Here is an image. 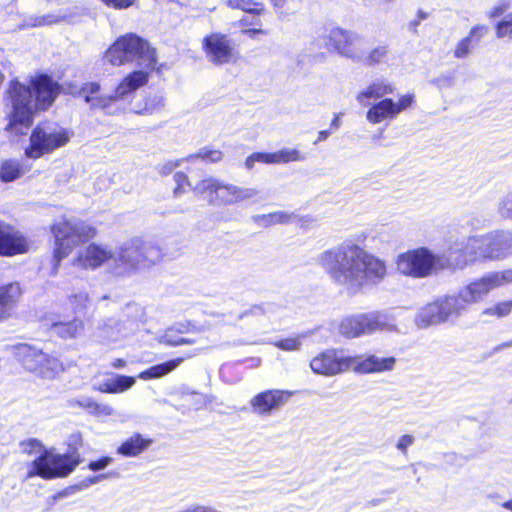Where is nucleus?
I'll return each mask as SVG.
<instances>
[{"mask_svg":"<svg viewBox=\"0 0 512 512\" xmlns=\"http://www.w3.org/2000/svg\"><path fill=\"white\" fill-rule=\"evenodd\" d=\"M317 263L335 284L352 294L368 282L380 283L387 275L383 259L353 243L324 250L317 256Z\"/></svg>","mask_w":512,"mask_h":512,"instance_id":"f257e3e1","label":"nucleus"},{"mask_svg":"<svg viewBox=\"0 0 512 512\" xmlns=\"http://www.w3.org/2000/svg\"><path fill=\"white\" fill-rule=\"evenodd\" d=\"M60 86L47 75H39L26 86L18 81L10 83L8 90L12 110L6 130L24 134L30 128L33 114L47 109L59 94Z\"/></svg>","mask_w":512,"mask_h":512,"instance_id":"f03ea898","label":"nucleus"},{"mask_svg":"<svg viewBox=\"0 0 512 512\" xmlns=\"http://www.w3.org/2000/svg\"><path fill=\"white\" fill-rule=\"evenodd\" d=\"M104 59L113 66L131 63L137 67L155 69L157 64L155 49L134 33L118 37L106 50Z\"/></svg>","mask_w":512,"mask_h":512,"instance_id":"7ed1b4c3","label":"nucleus"},{"mask_svg":"<svg viewBox=\"0 0 512 512\" xmlns=\"http://www.w3.org/2000/svg\"><path fill=\"white\" fill-rule=\"evenodd\" d=\"M51 232L54 236L52 254V274L58 272L60 263L80 244L97 235V229L91 224L78 220L61 219L56 221Z\"/></svg>","mask_w":512,"mask_h":512,"instance_id":"20e7f679","label":"nucleus"},{"mask_svg":"<svg viewBox=\"0 0 512 512\" xmlns=\"http://www.w3.org/2000/svg\"><path fill=\"white\" fill-rule=\"evenodd\" d=\"M126 75L115 88L114 92L100 95V85L97 82L85 83L79 91V95L89 103L92 108L107 109L113 101L125 99L130 94L148 83L151 72L155 69L139 67Z\"/></svg>","mask_w":512,"mask_h":512,"instance_id":"39448f33","label":"nucleus"},{"mask_svg":"<svg viewBox=\"0 0 512 512\" xmlns=\"http://www.w3.org/2000/svg\"><path fill=\"white\" fill-rule=\"evenodd\" d=\"M395 270L406 277L423 279L447 269L446 256L436 254L427 247H417L398 254Z\"/></svg>","mask_w":512,"mask_h":512,"instance_id":"423d86ee","label":"nucleus"},{"mask_svg":"<svg viewBox=\"0 0 512 512\" xmlns=\"http://www.w3.org/2000/svg\"><path fill=\"white\" fill-rule=\"evenodd\" d=\"M159 246L151 241L134 238L124 243L116 254L118 273H133L149 268L162 259Z\"/></svg>","mask_w":512,"mask_h":512,"instance_id":"0eeeda50","label":"nucleus"},{"mask_svg":"<svg viewBox=\"0 0 512 512\" xmlns=\"http://www.w3.org/2000/svg\"><path fill=\"white\" fill-rule=\"evenodd\" d=\"M76 453H57L49 448L27 464L26 479L40 477L44 480L64 478L71 474L79 464Z\"/></svg>","mask_w":512,"mask_h":512,"instance_id":"6e6552de","label":"nucleus"},{"mask_svg":"<svg viewBox=\"0 0 512 512\" xmlns=\"http://www.w3.org/2000/svg\"><path fill=\"white\" fill-rule=\"evenodd\" d=\"M192 191L196 194H207L208 201L214 205H237L258 194L254 188L225 183L212 177L199 181Z\"/></svg>","mask_w":512,"mask_h":512,"instance_id":"1a4fd4ad","label":"nucleus"},{"mask_svg":"<svg viewBox=\"0 0 512 512\" xmlns=\"http://www.w3.org/2000/svg\"><path fill=\"white\" fill-rule=\"evenodd\" d=\"M396 330L395 318L381 311L360 313L344 317L338 325L339 333L346 338H357L376 331Z\"/></svg>","mask_w":512,"mask_h":512,"instance_id":"9d476101","label":"nucleus"},{"mask_svg":"<svg viewBox=\"0 0 512 512\" xmlns=\"http://www.w3.org/2000/svg\"><path fill=\"white\" fill-rule=\"evenodd\" d=\"M16 355L26 370L42 378L53 379L64 371V366L58 358L28 345L18 346Z\"/></svg>","mask_w":512,"mask_h":512,"instance_id":"9b49d317","label":"nucleus"},{"mask_svg":"<svg viewBox=\"0 0 512 512\" xmlns=\"http://www.w3.org/2000/svg\"><path fill=\"white\" fill-rule=\"evenodd\" d=\"M73 132L63 127L36 128L30 137V146L26 149L29 158L37 159L64 147L72 138Z\"/></svg>","mask_w":512,"mask_h":512,"instance_id":"f8f14e48","label":"nucleus"},{"mask_svg":"<svg viewBox=\"0 0 512 512\" xmlns=\"http://www.w3.org/2000/svg\"><path fill=\"white\" fill-rule=\"evenodd\" d=\"M512 283V269L493 271L484 274L466 285L460 290V296L464 303L472 304L481 301L492 290Z\"/></svg>","mask_w":512,"mask_h":512,"instance_id":"ddd939ff","label":"nucleus"},{"mask_svg":"<svg viewBox=\"0 0 512 512\" xmlns=\"http://www.w3.org/2000/svg\"><path fill=\"white\" fill-rule=\"evenodd\" d=\"M481 235L465 238L450 246L446 256L447 268L463 269L470 263L484 260Z\"/></svg>","mask_w":512,"mask_h":512,"instance_id":"4468645a","label":"nucleus"},{"mask_svg":"<svg viewBox=\"0 0 512 512\" xmlns=\"http://www.w3.org/2000/svg\"><path fill=\"white\" fill-rule=\"evenodd\" d=\"M117 250L108 244L92 242L80 249L71 260V265L83 270H95L113 261L115 263Z\"/></svg>","mask_w":512,"mask_h":512,"instance_id":"2eb2a0df","label":"nucleus"},{"mask_svg":"<svg viewBox=\"0 0 512 512\" xmlns=\"http://www.w3.org/2000/svg\"><path fill=\"white\" fill-rule=\"evenodd\" d=\"M414 102L413 94H404L397 100L384 98L371 105L366 113V119L369 123L376 125L384 121L395 119L400 113L409 109Z\"/></svg>","mask_w":512,"mask_h":512,"instance_id":"dca6fc26","label":"nucleus"},{"mask_svg":"<svg viewBox=\"0 0 512 512\" xmlns=\"http://www.w3.org/2000/svg\"><path fill=\"white\" fill-rule=\"evenodd\" d=\"M352 363V357L345 356L341 351L328 349L313 357L310 367L315 374L334 376L348 370Z\"/></svg>","mask_w":512,"mask_h":512,"instance_id":"f3484780","label":"nucleus"},{"mask_svg":"<svg viewBox=\"0 0 512 512\" xmlns=\"http://www.w3.org/2000/svg\"><path fill=\"white\" fill-rule=\"evenodd\" d=\"M202 43L207 59L215 65L227 64L237 58L232 42L225 34L211 33Z\"/></svg>","mask_w":512,"mask_h":512,"instance_id":"a211bd4d","label":"nucleus"},{"mask_svg":"<svg viewBox=\"0 0 512 512\" xmlns=\"http://www.w3.org/2000/svg\"><path fill=\"white\" fill-rule=\"evenodd\" d=\"M329 37L334 49L340 55L357 62L362 58V51L365 50L366 43L364 38L357 33L334 28L330 31Z\"/></svg>","mask_w":512,"mask_h":512,"instance_id":"6ab92c4d","label":"nucleus"},{"mask_svg":"<svg viewBox=\"0 0 512 512\" xmlns=\"http://www.w3.org/2000/svg\"><path fill=\"white\" fill-rule=\"evenodd\" d=\"M484 260H500L512 255V233L492 231L481 235Z\"/></svg>","mask_w":512,"mask_h":512,"instance_id":"aec40b11","label":"nucleus"},{"mask_svg":"<svg viewBox=\"0 0 512 512\" xmlns=\"http://www.w3.org/2000/svg\"><path fill=\"white\" fill-rule=\"evenodd\" d=\"M136 328L137 323L135 321L121 315L106 319L98 327L97 333L103 341L116 342L133 334Z\"/></svg>","mask_w":512,"mask_h":512,"instance_id":"412c9836","label":"nucleus"},{"mask_svg":"<svg viewBox=\"0 0 512 512\" xmlns=\"http://www.w3.org/2000/svg\"><path fill=\"white\" fill-rule=\"evenodd\" d=\"M291 395L292 392L286 390H266L255 395L250 401V406L259 415H269L284 405Z\"/></svg>","mask_w":512,"mask_h":512,"instance_id":"4be33fe9","label":"nucleus"},{"mask_svg":"<svg viewBox=\"0 0 512 512\" xmlns=\"http://www.w3.org/2000/svg\"><path fill=\"white\" fill-rule=\"evenodd\" d=\"M27 250L28 243L22 234L10 225L0 222V254L12 256Z\"/></svg>","mask_w":512,"mask_h":512,"instance_id":"5701e85b","label":"nucleus"},{"mask_svg":"<svg viewBox=\"0 0 512 512\" xmlns=\"http://www.w3.org/2000/svg\"><path fill=\"white\" fill-rule=\"evenodd\" d=\"M351 367L361 373H379L390 371L394 368L396 360L394 357H379L370 355L367 357H352Z\"/></svg>","mask_w":512,"mask_h":512,"instance_id":"b1692460","label":"nucleus"},{"mask_svg":"<svg viewBox=\"0 0 512 512\" xmlns=\"http://www.w3.org/2000/svg\"><path fill=\"white\" fill-rule=\"evenodd\" d=\"M395 87L392 83L377 79L359 91L356 100L362 106H367L371 99H384L386 95L393 94Z\"/></svg>","mask_w":512,"mask_h":512,"instance_id":"393cba45","label":"nucleus"},{"mask_svg":"<svg viewBox=\"0 0 512 512\" xmlns=\"http://www.w3.org/2000/svg\"><path fill=\"white\" fill-rule=\"evenodd\" d=\"M153 443L151 438L139 433L127 438L117 449V453L125 457H136L146 451Z\"/></svg>","mask_w":512,"mask_h":512,"instance_id":"a878e982","label":"nucleus"},{"mask_svg":"<svg viewBox=\"0 0 512 512\" xmlns=\"http://www.w3.org/2000/svg\"><path fill=\"white\" fill-rule=\"evenodd\" d=\"M52 332L63 338L71 339L76 338L82 334L84 330V323L80 318H74L71 321H58L51 325Z\"/></svg>","mask_w":512,"mask_h":512,"instance_id":"bb28decb","label":"nucleus"},{"mask_svg":"<svg viewBox=\"0 0 512 512\" xmlns=\"http://www.w3.org/2000/svg\"><path fill=\"white\" fill-rule=\"evenodd\" d=\"M20 295L21 288L17 283L0 286V320L7 316L10 306L19 299Z\"/></svg>","mask_w":512,"mask_h":512,"instance_id":"cd10ccee","label":"nucleus"},{"mask_svg":"<svg viewBox=\"0 0 512 512\" xmlns=\"http://www.w3.org/2000/svg\"><path fill=\"white\" fill-rule=\"evenodd\" d=\"M135 384V378L116 374L112 378L103 381L99 386V391L103 393H122L130 389Z\"/></svg>","mask_w":512,"mask_h":512,"instance_id":"c85d7f7f","label":"nucleus"},{"mask_svg":"<svg viewBox=\"0 0 512 512\" xmlns=\"http://www.w3.org/2000/svg\"><path fill=\"white\" fill-rule=\"evenodd\" d=\"M441 322L443 320L436 301L422 307L415 317V323L419 328H426Z\"/></svg>","mask_w":512,"mask_h":512,"instance_id":"c756f323","label":"nucleus"},{"mask_svg":"<svg viewBox=\"0 0 512 512\" xmlns=\"http://www.w3.org/2000/svg\"><path fill=\"white\" fill-rule=\"evenodd\" d=\"M439 307L440 314L443 322L446 321L450 316L459 314L465 309L466 303L461 299L460 293L458 296L444 297L436 300Z\"/></svg>","mask_w":512,"mask_h":512,"instance_id":"7c9ffc66","label":"nucleus"},{"mask_svg":"<svg viewBox=\"0 0 512 512\" xmlns=\"http://www.w3.org/2000/svg\"><path fill=\"white\" fill-rule=\"evenodd\" d=\"M183 360V358H176L165 363L152 366L141 372L138 377L142 380L161 378L174 371L183 362Z\"/></svg>","mask_w":512,"mask_h":512,"instance_id":"2f4dec72","label":"nucleus"},{"mask_svg":"<svg viewBox=\"0 0 512 512\" xmlns=\"http://www.w3.org/2000/svg\"><path fill=\"white\" fill-rule=\"evenodd\" d=\"M294 213L285 210L275 211L269 214L257 216L256 220L263 225L285 224L294 221Z\"/></svg>","mask_w":512,"mask_h":512,"instance_id":"473e14b6","label":"nucleus"},{"mask_svg":"<svg viewBox=\"0 0 512 512\" xmlns=\"http://www.w3.org/2000/svg\"><path fill=\"white\" fill-rule=\"evenodd\" d=\"M388 55V47L386 45H379L373 48L368 53L362 51V58L358 60L367 66H376L381 64Z\"/></svg>","mask_w":512,"mask_h":512,"instance_id":"72a5a7b5","label":"nucleus"},{"mask_svg":"<svg viewBox=\"0 0 512 512\" xmlns=\"http://www.w3.org/2000/svg\"><path fill=\"white\" fill-rule=\"evenodd\" d=\"M225 4L231 9H239L257 15L264 11V5L255 0H226Z\"/></svg>","mask_w":512,"mask_h":512,"instance_id":"f704fd0d","label":"nucleus"},{"mask_svg":"<svg viewBox=\"0 0 512 512\" xmlns=\"http://www.w3.org/2000/svg\"><path fill=\"white\" fill-rule=\"evenodd\" d=\"M512 311V300L498 302L486 309L481 313L486 318H502L508 316Z\"/></svg>","mask_w":512,"mask_h":512,"instance_id":"c9c22d12","label":"nucleus"},{"mask_svg":"<svg viewBox=\"0 0 512 512\" xmlns=\"http://www.w3.org/2000/svg\"><path fill=\"white\" fill-rule=\"evenodd\" d=\"M305 336L306 335L303 333L296 336L279 339L273 342L272 344L283 351L295 352L301 349L302 342Z\"/></svg>","mask_w":512,"mask_h":512,"instance_id":"e433bc0d","label":"nucleus"},{"mask_svg":"<svg viewBox=\"0 0 512 512\" xmlns=\"http://www.w3.org/2000/svg\"><path fill=\"white\" fill-rule=\"evenodd\" d=\"M164 106V98L161 95L149 96L145 100V105L142 108H135V112L141 115H150L159 110Z\"/></svg>","mask_w":512,"mask_h":512,"instance_id":"4c0bfd02","label":"nucleus"},{"mask_svg":"<svg viewBox=\"0 0 512 512\" xmlns=\"http://www.w3.org/2000/svg\"><path fill=\"white\" fill-rule=\"evenodd\" d=\"M21 451L28 456H39L47 450L45 445L36 438H30L20 443Z\"/></svg>","mask_w":512,"mask_h":512,"instance_id":"58836bf2","label":"nucleus"},{"mask_svg":"<svg viewBox=\"0 0 512 512\" xmlns=\"http://www.w3.org/2000/svg\"><path fill=\"white\" fill-rule=\"evenodd\" d=\"M21 171L18 163L13 161H6L2 164L0 169V178L5 181H13L20 177Z\"/></svg>","mask_w":512,"mask_h":512,"instance_id":"ea45409f","label":"nucleus"},{"mask_svg":"<svg viewBox=\"0 0 512 512\" xmlns=\"http://www.w3.org/2000/svg\"><path fill=\"white\" fill-rule=\"evenodd\" d=\"M63 17L53 14H48L41 17H29L25 20L23 27H41L45 25H52L59 22Z\"/></svg>","mask_w":512,"mask_h":512,"instance_id":"a19ab883","label":"nucleus"},{"mask_svg":"<svg viewBox=\"0 0 512 512\" xmlns=\"http://www.w3.org/2000/svg\"><path fill=\"white\" fill-rule=\"evenodd\" d=\"M68 300L75 312L84 311L90 302L89 295L85 291H79L72 294Z\"/></svg>","mask_w":512,"mask_h":512,"instance_id":"79ce46f5","label":"nucleus"},{"mask_svg":"<svg viewBox=\"0 0 512 512\" xmlns=\"http://www.w3.org/2000/svg\"><path fill=\"white\" fill-rule=\"evenodd\" d=\"M497 211L502 218L512 219V191L500 198Z\"/></svg>","mask_w":512,"mask_h":512,"instance_id":"37998d69","label":"nucleus"},{"mask_svg":"<svg viewBox=\"0 0 512 512\" xmlns=\"http://www.w3.org/2000/svg\"><path fill=\"white\" fill-rule=\"evenodd\" d=\"M432 84L436 86L440 91L450 89L455 86L456 79L455 75L452 72H446L440 74L438 77L434 78Z\"/></svg>","mask_w":512,"mask_h":512,"instance_id":"c03bdc74","label":"nucleus"},{"mask_svg":"<svg viewBox=\"0 0 512 512\" xmlns=\"http://www.w3.org/2000/svg\"><path fill=\"white\" fill-rule=\"evenodd\" d=\"M94 400L87 396L71 398L67 401V406L71 409H83L89 414L93 408Z\"/></svg>","mask_w":512,"mask_h":512,"instance_id":"a18cd8bd","label":"nucleus"},{"mask_svg":"<svg viewBox=\"0 0 512 512\" xmlns=\"http://www.w3.org/2000/svg\"><path fill=\"white\" fill-rule=\"evenodd\" d=\"M496 36L498 38L512 37V13L507 14L496 25Z\"/></svg>","mask_w":512,"mask_h":512,"instance_id":"49530a36","label":"nucleus"},{"mask_svg":"<svg viewBox=\"0 0 512 512\" xmlns=\"http://www.w3.org/2000/svg\"><path fill=\"white\" fill-rule=\"evenodd\" d=\"M159 342L168 346H181L193 344L195 340L185 337H179L177 340H172V330H166L159 338Z\"/></svg>","mask_w":512,"mask_h":512,"instance_id":"de8ad7c7","label":"nucleus"},{"mask_svg":"<svg viewBox=\"0 0 512 512\" xmlns=\"http://www.w3.org/2000/svg\"><path fill=\"white\" fill-rule=\"evenodd\" d=\"M196 158H201L214 163L222 160L223 153L220 150L202 149L198 154L189 156L187 160L190 161Z\"/></svg>","mask_w":512,"mask_h":512,"instance_id":"09e8293b","label":"nucleus"},{"mask_svg":"<svg viewBox=\"0 0 512 512\" xmlns=\"http://www.w3.org/2000/svg\"><path fill=\"white\" fill-rule=\"evenodd\" d=\"M472 48V39L470 37H465L461 39L454 50V56L458 59L466 58Z\"/></svg>","mask_w":512,"mask_h":512,"instance_id":"8fccbe9b","label":"nucleus"},{"mask_svg":"<svg viewBox=\"0 0 512 512\" xmlns=\"http://www.w3.org/2000/svg\"><path fill=\"white\" fill-rule=\"evenodd\" d=\"M255 163H264L271 164L270 162V153L265 152H256L247 157L245 161V166L247 169L251 170Z\"/></svg>","mask_w":512,"mask_h":512,"instance_id":"3c124183","label":"nucleus"},{"mask_svg":"<svg viewBox=\"0 0 512 512\" xmlns=\"http://www.w3.org/2000/svg\"><path fill=\"white\" fill-rule=\"evenodd\" d=\"M174 181L176 182V187L174 189L175 196H179L180 194L184 193L185 186H190L191 189L194 187L190 184L187 175L182 172L175 173Z\"/></svg>","mask_w":512,"mask_h":512,"instance_id":"603ef678","label":"nucleus"},{"mask_svg":"<svg viewBox=\"0 0 512 512\" xmlns=\"http://www.w3.org/2000/svg\"><path fill=\"white\" fill-rule=\"evenodd\" d=\"M284 163L288 162H299L305 159V156L298 150L294 148H283L281 149Z\"/></svg>","mask_w":512,"mask_h":512,"instance_id":"864d4df0","label":"nucleus"},{"mask_svg":"<svg viewBox=\"0 0 512 512\" xmlns=\"http://www.w3.org/2000/svg\"><path fill=\"white\" fill-rule=\"evenodd\" d=\"M90 414L97 417H107L114 414V409L108 404H100L94 401Z\"/></svg>","mask_w":512,"mask_h":512,"instance_id":"5fc2aeb1","label":"nucleus"},{"mask_svg":"<svg viewBox=\"0 0 512 512\" xmlns=\"http://www.w3.org/2000/svg\"><path fill=\"white\" fill-rule=\"evenodd\" d=\"M178 512H220L213 506L194 504L186 507L185 509L179 510Z\"/></svg>","mask_w":512,"mask_h":512,"instance_id":"6e6d98bb","label":"nucleus"},{"mask_svg":"<svg viewBox=\"0 0 512 512\" xmlns=\"http://www.w3.org/2000/svg\"><path fill=\"white\" fill-rule=\"evenodd\" d=\"M111 463H112L111 457H103L97 461H91L88 464V468L92 471H99V470L105 469Z\"/></svg>","mask_w":512,"mask_h":512,"instance_id":"4d7b16f0","label":"nucleus"},{"mask_svg":"<svg viewBox=\"0 0 512 512\" xmlns=\"http://www.w3.org/2000/svg\"><path fill=\"white\" fill-rule=\"evenodd\" d=\"M107 6L114 9H127L133 5L135 0H102Z\"/></svg>","mask_w":512,"mask_h":512,"instance_id":"13d9d810","label":"nucleus"},{"mask_svg":"<svg viewBox=\"0 0 512 512\" xmlns=\"http://www.w3.org/2000/svg\"><path fill=\"white\" fill-rule=\"evenodd\" d=\"M414 443V437L409 434L401 436L396 444L397 449L401 452L406 453L408 447Z\"/></svg>","mask_w":512,"mask_h":512,"instance_id":"bf43d9fd","label":"nucleus"},{"mask_svg":"<svg viewBox=\"0 0 512 512\" xmlns=\"http://www.w3.org/2000/svg\"><path fill=\"white\" fill-rule=\"evenodd\" d=\"M169 330H172V340H177V338H179V336L174 335L175 329L174 328H170ZM196 330L197 329L195 328V326H193L189 322H187V323H180V324H178V326L176 328V331H178L179 333L193 332V331H196Z\"/></svg>","mask_w":512,"mask_h":512,"instance_id":"052dcab7","label":"nucleus"},{"mask_svg":"<svg viewBox=\"0 0 512 512\" xmlns=\"http://www.w3.org/2000/svg\"><path fill=\"white\" fill-rule=\"evenodd\" d=\"M183 161V159L181 160H173V161H168L167 163L163 164L161 167H160V173L162 175H168L170 174L174 169H176L177 167H179L181 165V162Z\"/></svg>","mask_w":512,"mask_h":512,"instance_id":"680f3d73","label":"nucleus"},{"mask_svg":"<svg viewBox=\"0 0 512 512\" xmlns=\"http://www.w3.org/2000/svg\"><path fill=\"white\" fill-rule=\"evenodd\" d=\"M486 32H487L486 26L476 25V26L472 27V29L470 30L468 37H470L471 39H472V37L481 38L486 34Z\"/></svg>","mask_w":512,"mask_h":512,"instance_id":"e2e57ef3","label":"nucleus"},{"mask_svg":"<svg viewBox=\"0 0 512 512\" xmlns=\"http://www.w3.org/2000/svg\"><path fill=\"white\" fill-rule=\"evenodd\" d=\"M243 33L252 39H257L258 36L267 35L268 32L261 28H251L243 30Z\"/></svg>","mask_w":512,"mask_h":512,"instance_id":"0e129e2a","label":"nucleus"},{"mask_svg":"<svg viewBox=\"0 0 512 512\" xmlns=\"http://www.w3.org/2000/svg\"><path fill=\"white\" fill-rule=\"evenodd\" d=\"M506 10H507L506 4L497 5L489 11V17H491V18L498 17V16L502 15Z\"/></svg>","mask_w":512,"mask_h":512,"instance_id":"69168bd1","label":"nucleus"},{"mask_svg":"<svg viewBox=\"0 0 512 512\" xmlns=\"http://www.w3.org/2000/svg\"><path fill=\"white\" fill-rule=\"evenodd\" d=\"M271 164H284L281 150L270 153Z\"/></svg>","mask_w":512,"mask_h":512,"instance_id":"338daca9","label":"nucleus"},{"mask_svg":"<svg viewBox=\"0 0 512 512\" xmlns=\"http://www.w3.org/2000/svg\"><path fill=\"white\" fill-rule=\"evenodd\" d=\"M82 444V434L80 432L74 433L70 436V445H81Z\"/></svg>","mask_w":512,"mask_h":512,"instance_id":"774afa93","label":"nucleus"}]
</instances>
